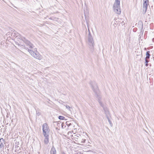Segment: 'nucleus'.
I'll list each match as a JSON object with an SVG mask.
<instances>
[{"label": "nucleus", "instance_id": "f257e3e1", "mask_svg": "<svg viewBox=\"0 0 154 154\" xmlns=\"http://www.w3.org/2000/svg\"><path fill=\"white\" fill-rule=\"evenodd\" d=\"M90 84L92 89L95 94L96 98H97L98 102L100 105L104 109V105L101 102V97L97 83L95 82L92 81L91 82Z\"/></svg>", "mask_w": 154, "mask_h": 154}, {"label": "nucleus", "instance_id": "f03ea898", "mask_svg": "<svg viewBox=\"0 0 154 154\" xmlns=\"http://www.w3.org/2000/svg\"><path fill=\"white\" fill-rule=\"evenodd\" d=\"M11 32V36H13V38H17L18 39H19L23 41L27 45H29V47L31 48H34V46L33 45L30 43V42L27 40L24 37L22 36L20 34L17 33L14 30H12Z\"/></svg>", "mask_w": 154, "mask_h": 154}, {"label": "nucleus", "instance_id": "7ed1b4c3", "mask_svg": "<svg viewBox=\"0 0 154 154\" xmlns=\"http://www.w3.org/2000/svg\"><path fill=\"white\" fill-rule=\"evenodd\" d=\"M120 3V0H115L113 6L114 12L118 14H120L121 13Z\"/></svg>", "mask_w": 154, "mask_h": 154}, {"label": "nucleus", "instance_id": "20e7f679", "mask_svg": "<svg viewBox=\"0 0 154 154\" xmlns=\"http://www.w3.org/2000/svg\"><path fill=\"white\" fill-rule=\"evenodd\" d=\"M34 50L35 51L29 49H28L29 52L32 56L39 60H41L42 58V56L37 52L35 49H34Z\"/></svg>", "mask_w": 154, "mask_h": 154}, {"label": "nucleus", "instance_id": "39448f33", "mask_svg": "<svg viewBox=\"0 0 154 154\" xmlns=\"http://www.w3.org/2000/svg\"><path fill=\"white\" fill-rule=\"evenodd\" d=\"M88 44L90 46V48L91 49H93L94 47V42L90 32H89L88 35Z\"/></svg>", "mask_w": 154, "mask_h": 154}, {"label": "nucleus", "instance_id": "423d86ee", "mask_svg": "<svg viewBox=\"0 0 154 154\" xmlns=\"http://www.w3.org/2000/svg\"><path fill=\"white\" fill-rule=\"evenodd\" d=\"M42 130L43 134L44 136H45L46 134H48L49 130L48 126L46 123H44L42 125Z\"/></svg>", "mask_w": 154, "mask_h": 154}, {"label": "nucleus", "instance_id": "0eeeda50", "mask_svg": "<svg viewBox=\"0 0 154 154\" xmlns=\"http://www.w3.org/2000/svg\"><path fill=\"white\" fill-rule=\"evenodd\" d=\"M5 144V142L3 138L0 139V147L3 148L4 145Z\"/></svg>", "mask_w": 154, "mask_h": 154}, {"label": "nucleus", "instance_id": "6e6552de", "mask_svg": "<svg viewBox=\"0 0 154 154\" xmlns=\"http://www.w3.org/2000/svg\"><path fill=\"white\" fill-rule=\"evenodd\" d=\"M45 138L44 140V142L45 144H47L49 142L48 134H46L45 136H44Z\"/></svg>", "mask_w": 154, "mask_h": 154}, {"label": "nucleus", "instance_id": "1a4fd4ad", "mask_svg": "<svg viewBox=\"0 0 154 154\" xmlns=\"http://www.w3.org/2000/svg\"><path fill=\"white\" fill-rule=\"evenodd\" d=\"M148 5H143V12L144 13H145L146 12V10L147 9V6Z\"/></svg>", "mask_w": 154, "mask_h": 154}, {"label": "nucleus", "instance_id": "9d476101", "mask_svg": "<svg viewBox=\"0 0 154 154\" xmlns=\"http://www.w3.org/2000/svg\"><path fill=\"white\" fill-rule=\"evenodd\" d=\"M56 151L55 149L53 146L51 148V154H56Z\"/></svg>", "mask_w": 154, "mask_h": 154}, {"label": "nucleus", "instance_id": "9b49d317", "mask_svg": "<svg viewBox=\"0 0 154 154\" xmlns=\"http://www.w3.org/2000/svg\"><path fill=\"white\" fill-rule=\"evenodd\" d=\"M150 52L149 51H148L146 52V57L145 58L146 59H149V57L150 56Z\"/></svg>", "mask_w": 154, "mask_h": 154}, {"label": "nucleus", "instance_id": "f8f14e48", "mask_svg": "<svg viewBox=\"0 0 154 154\" xmlns=\"http://www.w3.org/2000/svg\"><path fill=\"white\" fill-rule=\"evenodd\" d=\"M101 102L102 103V104L104 105V109L103 107L101 105H100V106L103 108V109L105 111V112H106V113H107L108 112L107 110V109L106 107L105 106V105L102 103V102L101 101Z\"/></svg>", "mask_w": 154, "mask_h": 154}, {"label": "nucleus", "instance_id": "ddd939ff", "mask_svg": "<svg viewBox=\"0 0 154 154\" xmlns=\"http://www.w3.org/2000/svg\"><path fill=\"white\" fill-rule=\"evenodd\" d=\"M107 119L108 120V122H109V123L110 126L111 127H112V122L109 119V118L107 117Z\"/></svg>", "mask_w": 154, "mask_h": 154}, {"label": "nucleus", "instance_id": "4468645a", "mask_svg": "<svg viewBox=\"0 0 154 154\" xmlns=\"http://www.w3.org/2000/svg\"><path fill=\"white\" fill-rule=\"evenodd\" d=\"M58 118L60 120H64L65 118L63 116H59L58 117Z\"/></svg>", "mask_w": 154, "mask_h": 154}, {"label": "nucleus", "instance_id": "2eb2a0df", "mask_svg": "<svg viewBox=\"0 0 154 154\" xmlns=\"http://www.w3.org/2000/svg\"><path fill=\"white\" fill-rule=\"evenodd\" d=\"M149 1H143V5H148Z\"/></svg>", "mask_w": 154, "mask_h": 154}, {"label": "nucleus", "instance_id": "dca6fc26", "mask_svg": "<svg viewBox=\"0 0 154 154\" xmlns=\"http://www.w3.org/2000/svg\"><path fill=\"white\" fill-rule=\"evenodd\" d=\"M66 109H68L69 110H70V107L69 106L66 105Z\"/></svg>", "mask_w": 154, "mask_h": 154}, {"label": "nucleus", "instance_id": "f3484780", "mask_svg": "<svg viewBox=\"0 0 154 154\" xmlns=\"http://www.w3.org/2000/svg\"><path fill=\"white\" fill-rule=\"evenodd\" d=\"M61 125L62 128H64L65 127V126L64 125L63 123H62Z\"/></svg>", "mask_w": 154, "mask_h": 154}, {"label": "nucleus", "instance_id": "a211bd4d", "mask_svg": "<svg viewBox=\"0 0 154 154\" xmlns=\"http://www.w3.org/2000/svg\"><path fill=\"white\" fill-rule=\"evenodd\" d=\"M148 59H146L145 58V63H148L149 62V60H148Z\"/></svg>", "mask_w": 154, "mask_h": 154}, {"label": "nucleus", "instance_id": "6ab92c4d", "mask_svg": "<svg viewBox=\"0 0 154 154\" xmlns=\"http://www.w3.org/2000/svg\"><path fill=\"white\" fill-rule=\"evenodd\" d=\"M148 64L147 63H146V64H145V66H148Z\"/></svg>", "mask_w": 154, "mask_h": 154}, {"label": "nucleus", "instance_id": "aec40b11", "mask_svg": "<svg viewBox=\"0 0 154 154\" xmlns=\"http://www.w3.org/2000/svg\"><path fill=\"white\" fill-rule=\"evenodd\" d=\"M149 1L148 0H143V1Z\"/></svg>", "mask_w": 154, "mask_h": 154}, {"label": "nucleus", "instance_id": "412c9836", "mask_svg": "<svg viewBox=\"0 0 154 154\" xmlns=\"http://www.w3.org/2000/svg\"><path fill=\"white\" fill-rule=\"evenodd\" d=\"M60 124L59 123H58L57 124V125H59Z\"/></svg>", "mask_w": 154, "mask_h": 154}, {"label": "nucleus", "instance_id": "4be33fe9", "mask_svg": "<svg viewBox=\"0 0 154 154\" xmlns=\"http://www.w3.org/2000/svg\"><path fill=\"white\" fill-rule=\"evenodd\" d=\"M123 22H124V21H123L122 22V24L123 23ZM122 25H123V24H122Z\"/></svg>", "mask_w": 154, "mask_h": 154}, {"label": "nucleus", "instance_id": "5701e85b", "mask_svg": "<svg viewBox=\"0 0 154 154\" xmlns=\"http://www.w3.org/2000/svg\"><path fill=\"white\" fill-rule=\"evenodd\" d=\"M123 22H124V21H123L122 22V24L123 23ZM122 25H123V24H122Z\"/></svg>", "mask_w": 154, "mask_h": 154}, {"label": "nucleus", "instance_id": "b1692460", "mask_svg": "<svg viewBox=\"0 0 154 154\" xmlns=\"http://www.w3.org/2000/svg\"><path fill=\"white\" fill-rule=\"evenodd\" d=\"M123 25H125V23H124L123 24Z\"/></svg>", "mask_w": 154, "mask_h": 154}, {"label": "nucleus", "instance_id": "393cba45", "mask_svg": "<svg viewBox=\"0 0 154 154\" xmlns=\"http://www.w3.org/2000/svg\"><path fill=\"white\" fill-rule=\"evenodd\" d=\"M7 34H8H8H8V33H7Z\"/></svg>", "mask_w": 154, "mask_h": 154}, {"label": "nucleus", "instance_id": "a878e982", "mask_svg": "<svg viewBox=\"0 0 154 154\" xmlns=\"http://www.w3.org/2000/svg\"><path fill=\"white\" fill-rule=\"evenodd\" d=\"M153 1H154V0H153Z\"/></svg>", "mask_w": 154, "mask_h": 154}]
</instances>
